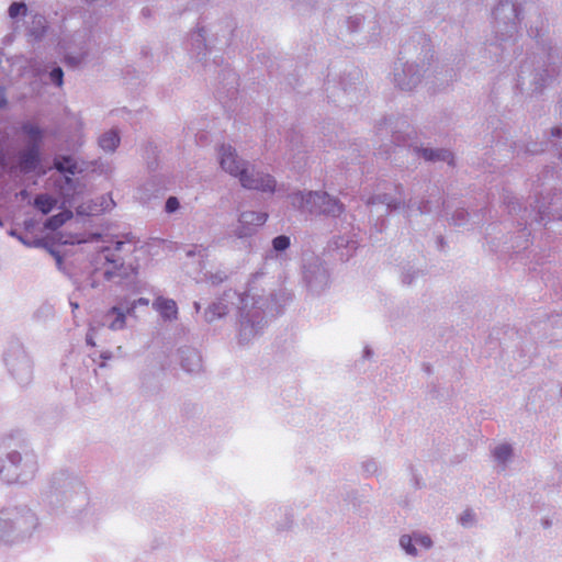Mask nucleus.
<instances>
[{
	"mask_svg": "<svg viewBox=\"0 0 562 562\" xmlns=\"http://www.w3.org/2000/svg\"><path fill=\"white\" fill-rule=\"evenodd\" d=\"M35 471L33 459H0V476L8 484L26 483L34 477Z\"/></svg>",
	"mask_w": 562,
	"mask_h": 562,
	"instance_id": "3",
	"label": "nucleus"
},
{
	"mask_svg": "<svg viewBox=\"0 0 562 562\" xmlns=\"http://www.w3.org/2000/svg\"><path fill=\"white\" fill-rule=\"evenodd\" d=\"M55 168L59 171L66 170V168L64 167V165L60 161H55Z\"/></svg>",
	"mask_w": 562,
	"mask_h": 562,
	"instance_id": "28",
	"label": "nucleus"
},
{
	"mask_svg": "<svg viewBox=\"0 0 562 562\" xmlns=\"http://www.w3.org/2000/svg\"><path fill=\"white\" fill-rule=\"evenodd\" d=\"M473 520L474 515L470 510H465L460 517V522L462 526H469L473 522Z\"/></svg>",
	"mask_w": 562,
	"mask_h": 562,
	"instance_id": "24",
	"label": "nucleus"
},
{
	"mask_svg": "<svg viewBox=\"0 0 562 562\" xmlns=\"http://www.w3.org/2000/svg\"><path fill=\"white\" fill-rule=\"evenodd\" d=\"M66 63L69 64V65H75L76 64V61L72 58H67Z\"/></svg>",
	"mask_w": 562,
	"mask_h": 562,
	"instance_id": "31",
	"label": "nucleus"
},
{
	"mask_svg": "<svg viewBox=\"0 0 562 562\" xmlns=\"http://www.w3.org/2000/svg\"><path fill=\"white\" fill-rule=\"evenodd\" d=\"M71 217H72L71 211L60 212L56 215L50 216L46 221L45 227L55 231V229L59 228L60 226H63Z\"/></svg>",
	"mask_w": 562,
	"mask_h": 562,
	"instance_id": "14",
	"label": "nucleus"
},
{
	"mask_svg": "<svg viewBox=\"0 0 562 562\" xmlns=\"http://www.w3.org/2000/svg\"><path fill=\"white\" fill-rule=\"evenodd\" d=\"M552 134H553L554 136H560V134H561L560 128H554V130H552Z\"/></svg>",
	"mask_w": 562,
	"mask_h": 562,
	"instance_id": "30",
	"label": "nucleus"
},
{
	"mask_svg": "<svg viewBox=\"0 0 562 562\" xmlns=\"http://www.w3.org/2000/svg\"><path fill=\"white\" fill-rule=\"evenodd\" d=\"M414 537L413 535H403L400 538V546L401 548L409 555L416 557L418 554V551L416 547L414 546Z\"/></svg>",
	"mask_w": 562,
	"mask_h": 562,
	"instance_id": "16",
	"label": "nucleus"
},
{
	"mask_svg": "<svg viewBox=\"0 0 562 562\" xmlns=\"http://www.w3.org/2000/svg\"><path fill=\"white\" fill-rule=\"evenodd\" d=\"M364 470L369 473H373L376 471V465L374 462H368L364 464Z\"/></svg>",
	"mask_w": 562,
	"mask_h": 562,
	"instance_id": "25",
	"label": "nucleus"
},
{
	"mask_svg": "<svg viewBox=\"0 0 562 562\" xmlns=\"http://www.w3.org/2000/svg\"><path fill=\"white\" fill-rule=\"evenodd\" d=\"M72 497V492L69 490L58 491L57 488L50 487L45 492V501L52 505H65L69 503Z\"/></svg>",
	"mask_w": 562,
	"mask_h": 562,
	"instance_id": "9",
	"label": "nucleus"
},
{
	"mask_svg": "<svg viewBox=\"0 0 562 562\" xmlns=\"http://www.w3.org/2000/svg\"><path fill=\"white\" fill-rule=\"evenodd\" d=\"M22 131L26 135L31 147L40 148L43 139V131L40 128V126L32 123H24L22 125Z\"/></svg>",
	"mask_w": 562,
	"mask_h": 562,
	"instance_id": "10",
	"label": "nucleus"
},
{
	"mask_svg": "<svg viewBox=\"0 0 562 562\" xmlns=\"http://www.w3.org/2000/svg\"><path fill=\"white\" fill-rule=\"evenodd\" d=\"M153 306L166 321H173L178 317L177 303L171 299L159 296L154 301Z\"/></svg>",
	"mask_w": 562,
	"mask_h": 562,
	"instance_id": "7",
	"label": "nucleus"
},
{
	"mask_svg": "<svg viewBox=\"0 0 562 562\" xmlns=\"http://www.w3.org/2000/svg\"><path fill=\"white\" fill-rule=\"evenodd\" d=\"M61 244H76V243H81V239L77 238V237H69L67 239H59Z\"/></svg>",
	"mask_w": 562,
	"mask_h": 562,
	"instance_id": "26",
	"label": "nucleus"
},
{
	"mask_svg": "<svg viewBox=\"0 0 562 562\" xmlns=\"http://www.w3.org/2000/svg\"><path fill=\"white\" fill-rule=\"evenodd\" d=\"M179 207V201L175 196H170L166 202V211L172 213Z\"/></svg>",
	"mask_w": 562,
	"mask_h": 562,
	"instance_id": "23",
	"label": "nucleus"
},
{
	"mask_svg": "<svg viewBox=\"0 0 562 562\" xmlns=\"http://www.w3.org/2000/svg\"><path fill=\"white\" fill-rule=\"evenodd\" d=\"M119 144L120 136L116 131L106 132L99 139L100 147L106 151H114Z\"/></svg>",
	"mask_w": 562,
	"mask_h": 562,
	"instance_id": "11",
	"label": "nucleus"
},
{
	"mask_svg": "<svg viewBox=\"0 0 562 562\" xmlns=\"http://www.w3.org/2000/svg\"><path fill=\"white\" fill-rule=\"evenodd\" d=\"M190 356L195 360L196 364H200V356L196 355L195 352H190Z\"/></svg>",
	"mask_w": 562,
	"mask_h": 562,
	"instance_id": "29",
	"label": "nucleus"
},
{
	"mask_svg": "<svg viewBox=\"0 0 562 562\" xmlns=\"http://www.w3.org/2000/svg\"><path fill=\"white\" fill-rule=\"evenodd\" d=\"M267 218V213L244 212L239 217V222L245 225L260 226L266 223Z\"/></svg>",
	"mask_w": 562,
	"mask_h": 562,
	"instance_id": "12",
	"label": "nucleus"
},
{
	"mask_svg": "<svg viewBox=\"0 0 562 562\" xmlns=\"http://www.w3.org/2000/svg\"><path fill=\"white\" fill-rule=\"evenodd\" d=\"M56 203V199L48 194H40L34 200L35 207L43 214H48L54 209Z\"/></svg>",
	"mask_w": 562,
	"mask_h": 562,
	"instance_id": "13",
	"label": "nucleus"
},
{
	"mask_svg": "<svg viewBox=\"0 0 562 562\" xmlns=\"http://www.w3.org/2000/svg\"><path fill=\"white\" fill-rule=\"evenodd\" d=\"M183 367L187 369V371H191L192 370L191 368H188L186 364H183Z\"/></svg>",
	"mask_w": 562,
	"mask_h": 562,
	"instance_id": "32",
	"label": "nucleus"
},
{
	"mask_svg": "<svg viewBox=\"0 0 562 562\" xmlns=\"http://www.w3.org/2000/svg\"><path fill=\"white\" fill-rule=\"evenodd\" d=\"M221 167L234 177H237L240 184L249 190L261 192H274L276 180L270 175L259 173L252 170L249 172L244 164L238 160L237 154L232 146H222L220 153Z\"/></svg>",
	"mask_w": 562,
	"mask_h": 562,
	"instance_id": "2",
	"label": "nucleus"
},
{
	"mask_svg": "<svg viewBox=\"0 0 562 562\" xmlns=\"http://www.w3.org/2000/svg\"><path fill=\"white\" fill-rule=\"evenodd\" d=\"M40 162V148L30 147L26 150L20 153V169L23 172H30L34 170Z\"/></svg>",
	"mask_w": 562,
	"mask_h": 562,
	"instance_id": "8",
	"label": "nucleus"
},
{
	"mask_svg": "<svg viewBox=\"0 0 562 562\" xmlns=\"http://www.w3.org/2000/svg\"><path fill=\"white\" fill-rule=\"evenodd\" d=\"M127 315V307L124 304V302L121 301L120 306H113L112 308H110L105 313L104 317L108 322V326L110 329L120 330L125 327Z\"/></svg>",
	"mask_w": 562,
	"mask_h": 562,
	"instance_id": "6",
	"label": "nucleus"
},
{
	"mask_svg": "<svg viewBox=\"0 0 562 562\" xmlns=\"http://www.w3.org/2000/svg\"><path fill=\"white\" fill-rule=\"evenodd\" d=\"M26 13V5L23 2H13L9 8V15L16 18L20 14Z\"/></svg>",
	"mask_w": 562,
	"mask_h": 562,
	"instance_id": "20",
	"label": "nucleus"
},
{
	"mask_svg": "<svg viewBox=\"0 0 562 562\" xmlns=\"http://www.w3.org/2000/svg\"><path fill=\"white\" fill-rule=\"evenodd\" d=\"M304 202L306 204H312L310 211L313 212V206H317L321 213L338 215L344 209L338 200L330 198L327 193L319 192H308L306 196L302 193L294 195L293 204L299 207H304Z\"/></svg>",
	"mask_w": 562,
	"mask_h": 562,
	"instance_id": "5",
	"label": "nucleus"
},
{
	"mask_svg": "<svg viewBox=\"0 0 562 562\" xmlns=\"http://www.w3.org/2000/svg\"><path fill=\"white\" fill-rule=\"evenodd\" d=\"M7 105V98L4 94V90L0 89V109L4 108Z\"/></svg>",
	"mask_w": 562,
	"mask_h": 562,
	"instance_id": "27",
	"label": "nucleus"
},
{
	"mask_svg": "<svg viewBox=\"0 0 562 562\" xmlns=\"http://www.w3.org/2000/svg\"><path fill=\"white\" fill-rule=\"evenodd\" d=\"M513 453L512 447L509 445H501L495 449L494 457H510Z\"/></svg>",
	"mask_w": 562,
	"mask_h": 562,
	"instance_id": "21",
	"label": "nucleus"
},
{
	"mask_svg": "<svg viewBox=\"0 0 562 562\" xmlns=\"http://www.w3.org/2000/svg\"><path fill=\"white\" fill-rule=\"evenodd\" d=\"M124 304L126 305L127 307V313L130 316H134V313H135V308L138 306V305H144V306H147L149 304V300L148 299H138V300H135L131 303L126 302V301H123Z\"/></svg>",
	"mask_w": 562,
	"mask_h": 562,
	"instance_id": "19",
	"label": "nucleus"
},
{
	"mask_svg": "<svg viewBox=\"0 0 562 562\" xmlns=\"http://www.w3.org/2000/svg\"><path fill=\"white\" fill-rule=\"evenodd\" d=\"M137 241L125 236L124 239L114 243L113 247L103 248L104 263L102 265V273L106 281L114 278L128 279L136 278L139 265L136 258H132L137 251Z\"/></svg>",
	"mask_w": 562,
	"mask_h": 562,
	"instance_id": "1",
	"label": "nucleus"
},
{
	"mask_svg": "<svg viewBox=\"0 0 562 562\" xmlns=\"http://www.w3.org/2000/svg\"><path fill=\"white\" fill-rule=\"evenodd\" d=\"M414 542L422 546L425 549H429L432 546V540L428 535H423L419 532L413 533Z\"/></svg>",
	"mask_w": 562,
	"mask_h": 562,
	"instance_id": "17",
	"label": "nucleus"
},
{
	"mask_svg": "<svg viewBox=\"0 0 562 562\" xmlns=\"http://www.w3.org/2000/svg\"><path fill=\"white\" fill-rule=\"evenodd\" d=\"M273 248L278 251L285 250L290 246V238L288 236L281 235L273 239L272 241Z\"/></svg>",
	"mask_w": 562,
	"mask_h": 562,
	"instance_id": "18",
	"label": "nucleus"
},
{
	"mask_svg": "<svg viewBox=\"0 0 562 562\" xmlns=\"http://www.w3.org/2000/svg\"><path fill=\"white\" fill-rule=\"evenodd\" d=\"M2 520L11 524L13 538H22L30 535L37 526L36 515L26 506L8 508Z\"/></svg>",
	"mask_w": 562,
	"mask_h": 562,
	"instance_id": "4",
	"label": "nucleus"
},
{
	"mask_svg": "<svg viewBox=\"0 0 562 562\" xmlns=\"http://www.w3.org/2000/svg\"><path fill=\"white\" fill-rule=\"evenodd\" d=\"M422 155L426 160L435 161V160H446L449 164L452 162V154L447 150H434V149H423Z\"/></svg>",
	"mask_w": 562,
	"mask_h": 562,
	"instance_id": "15",
	"label": "nucleus"
},
{
	"mask_svg": "<svg viewBox=\"0 0 562 562\" xmlns=\"http://www.w3.org/2000/svg\"><path fill=\"white\" fill-rule=\"evenodd\" d=\"M63 77H64V74H63V70L61 68L57 67V68H54L52 71H50V79L54 83H56L58 87H60L63 85Z\"/></svg>",
	"mask_w": 562,
	"mask_h": 562,
	"instance_id": "22",
	"label": "nucleus"
}]
</instances>
